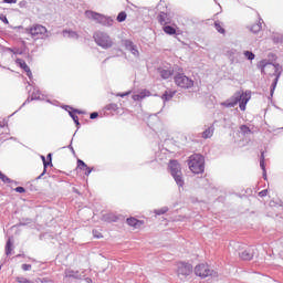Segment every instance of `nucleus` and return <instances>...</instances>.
Masks as SVG:
<instances>
[{
    "label": "nucleus",
    "instance_id": "nucleus-1",
    "mask_svg": "<svg viewBox=\"0 0 283 283\" xmlns=\"http://www.w3.org/2000/svg\"><path fill=\"white\" fill-rule=\"evenodd\" d=\"M251 101V92L245 93H235L234 96H232L227 102L221 103L223 107H235L237 104H239V107L241 112H245L247 109V103Z\"/></svg>",
    "mask_w": 283,
    "mask_h": 283
},
{
    "label": "nucleus",
    "instance_id": "nucleus-2",
    "mask_svg": "<svg viewBox=\"0 0 283 283\" xmlns=\"http://www.w3.org/2000/svg\"><path fill=\"white\" fill-rule=\"evenodd\" d=\"M188 167L192 174H202L205 171V157L200 154L191 155L188 159Z\"/></svg>",
    "mask_w": 283,
    "mask_h": 283
},
{
    "label": "nucleus",
    "instance_id": "nucleus-3",
    "mask_svg": "<svg viewBox=\"0 0 283 283\" xmlns=\"http://www.w3.org/2000/svg\"><path fill=\"white\" fill-rule=\"evenodd\" d=\"M277 65L273 63H266L262 67L263 74H273L275 76L274 82L272 83L271 94L273 95V92H275V87H277V81H280V73L277 72Z\"/></svg>",
    "mask_w": 283,
    "mask_h": 283
},
{
    "label": "nucleus",
    "instance_id": "nucleus-4",
    "mask_svg": "<svg viewBox=\"0 0 283 283\" xmlns=\"http://www.w3.org/2000/svg\"><path fill=\"white\" fill-rule=\"evenodd\" d=\"M94 40L99 48H103L104 50H107L114 45V42L112 41V38H109L106 33L103 32H96L94 34Z\"/></svg>",
    "mask_w": 283,
    "mask_h": 283
},
{
    "label": "nucleus",
    "instance_id": "nucleus-5",
    "mask_svg": "<svg viewBox=\"0 0 283 283\" xmlns=\"http://www.w3.org/2000/svg\"><path fill=\"white\" fill-rule=\"evenodd\" d=\"M175 84L181 90H190L193 86V80L189 78L184 73H178L174 77Z\"/></svg>",
    "mask_w": 283,
    "mask_h": 283
},
{
    "label": "nucleus",
    "instance_id": "nucleus-6",
    "mask_svg": "<svg viewBox=\"0 0 283 283\" xmlns=\"http://www.w3.org/2000/svg\"><path fill=\"white\" fill-rule=\"evenodd\" d=\"M27 32L32 36V39H43L45 38V34H48V28L41 24H33L27 29Z\"/></svg>",
    "mask_w": 283,
    "mask_h": 283
},
{
    "label": "nucleus",
    "instance_id": "nucleus-7",
    "mask_svg": "<svg viewBox=\"0 0 283 283\" xmlns=\"http://www.w3.org/2000/svg\"><path fill=\"white\" fill-rule=\"evenodd\" d=\"M193 268L189 263L178 262L177 263V275L181 280L191 275Z\"/></svg>",
    "mask_w": 283,
    "mask_h": 283
},
{
    "label": "nucleus",
    "instance_id": "nucleus-8",
    "mask_svg": "<svg viewBox=\"0 0 283 283\" xmlns=\"http://www.w3.org/2000/svg\"><path fill=\"white\" fill-rule=\"evenodd\" d=\"M213 271L207 263L198 264L195 268V274L198 275V277H202V279L209 277V275H211Z\"/></svg>",
    "mask_w": 283,
    "mask_h": 283
},
{
    "label": "nucleus",
    "instance_id": "nucleus-9",
    "mask_svg": "<svg viewBox=\"0 0 283 283\" xmlns=\"http://www.w3.org/2000/svg\"><path fill=\"white\" fill-rule=\"evenodd\" d=\"M168 168L171 176H176L182 172V167L180 166V163H178V160H170L168 164Z\"/></svg>",
    "mask_w": 283,
    "mask_h": 283
},
{
    "label": "nucleus",
    "instance_id": "nucleus-10",
    "mask_svg": "<svg viewBox=\"0 0 283 283\" xmlns=\"http://www.w3.org/2000/svg\"><path fill=\"white\" fill-rule=\"evenodd\" d=\"M85 14L87 19H93V21H97V23H102V21L105 19L104 14L96 13L94 11H86Z\"/></svg>",
    "mask_w": 283,
    "mask_h": 283
},
{
    "label": "nucleus",
    "instance_id": "nucleus-11",
    "mask_svg": "<svg viewBox=\"0 0 283 283\" xmlns=\"http://www.w3.org/2000/svg\"><path fill=\"white\" fill-rule=\"evenodd\" d=\"M126 223L128 224V227H132L133 229H140V227L145 224L144 221H140L134 217L126 219Z\"/></svg>",
    "mask_w": 283,
    "mask_h": 283
},
{
    "label": "nucleus",
    "instance_id": "nucleus-12",
    "mask_svg": "<svg viewBox=\"0 0 283 283\" xmlns=\"http://www.w3.org/2000/svg\"><path fill=\"white\" fill-rule=\"evenodd\" d=\"M17 65H19L22 70H24V72L27 73V76H29V78L32 77V71L30 70V66H28V63H25V61H23L22 59H17L15 60Z\"/></svg>",
    "mask_w": 283,
    "mask_h": 283
},
{
    "label": "nucleus",
    "instance_id": "nucleus-13",
    "mask_svg": "<svg viewBox=\"0 0 283 283\" xmlns=\"http://www.w3.org/2000/svg\"><path fill=\"white\" fill-rule=\"evenodd\" d=\"M76 169H80V171H84L85 176H90V174H92V168H90L87 166V164H85V161L77 159V167Z\"/></svg>",
    "mask_w": 283,
    "mask_h": 283
},
{
    "label": "nucleus",
    "instance_id": "nucleus-14",
    "mask_svg": "<svg viewBox=\"0 0 283 283\" xmlns=\"http://www.w3.org/2000/svg\"><path fill=\"white\" fill-rule=\"evenodd\" d=\"M158 73L161 76V78L167 80V78H171V76H174V69L169 67V69H158Z\"/></svg>",
    "mask_w": 283,
    "mask_h": 283
},
{
    "label": "nucleus",
    "instance_id": "nucleus-15",
    "mask_svg": "<svg viewBox=\"0 0 283 283\" xmlns=\"http://www.w3.org/2000/svg\"><path fill=\"white\" fill-rule=\"evenodd\" d=\"M157 19L160 25H164V27L169 25V23H171V18H169V15H167V13L165 12H160Z\"/></svg>",
    "mask_w": 283,
    "mask_h": 283
},
{
    "label": "nucleus",
    "instance_id": "nucleus-16",
    "mask_svg": "<svg viewBox=\"0 0 283 283\" xmlns=\"http://www.w3.org/2000/svg\"><path fill=\"white\" fill-rule=\"evenodd\" d=\"M172 178L175 182L178 185L179 188L182 189L185 187V178L182 177V172H179L177 175H172Z\"/></svg>",
    "mask_w": 283,
    "mask_h": 283
},
{
    "label": "nucleus",
    "instance_id": "nucleus-17",
    "mask_svg": "<svg viewBox=\"0 0 283 283\" xmlns=\"http://www.w3.org/2000/svg\"><path fill=\"white\" fill-rule=\"evenodd\" d=\"M174 96H176V91H171V90L165 91V93L161 95V101L167 103V101H171Z\"/></svg>",
    "mask_w": 283,
    "mask_h": 283
},
{
    "label": "nucleus",
    "instance_id": "nucleus-18",
    "mask_svg": "<svg viewBox=\"0 0 283 283\" xmlns=\"http://www.w3.org/2000/svg\"><path fill=\"white\" fill-rule=\"evenodd\" d=\"M125 46H126V50H129V52L134 54V56H138V50L136 49V46L132 41H126Z\"/></svg>",
    "mask_w": 283,
    "mask_h": 283
},
{
    "label": "nucleus",
    "instance_id": "nucleus-19",
    "mask_svg": "<svg viewBox=\"0 0 283 283\" xmlns=\"http://www.w3.org/2000/svg\"><path fill=\"white\" fill-rule=\"evenodd\" d=\"M239 258L245 261L253 260V253H251L249 250H243L239 253Z\"/></svg>",
    "mask_w": 283,
    "mask_h": 283
},
{
    "label": "nucleus",
    "instance_id": "nucleus-20",
    "mask_svg": "<svg viewBox=\"0 0 283 283\" xmlns=\"http://www.w3.org/2000/svg\"><path fill=\"white\" fill-rule=\"evenodd\" d=\"M213 132H214L213 126L208 127L206 130L202 132L201 138H205L206 140L207 138H211L213 136Z\"/></svg>",
    "mask_w": 283,
    "mask_h": 283
},
{
    "label": "nucleus",
    "instance_id": "nucleus-21",
    "mask_svg": "<svg viewBox=\"0 0 283 283\" xmlns=\"http://www.w3.org/2000/svg\"><path fill=\"white\" fill-rule=\"evenodd\" d=\"M105 109H106L107 112H114V113H116V112H118V109H120V106H118V104H116V103H111V104H108V105L105 106Z\"/></svg>",
    "mask_w": 283,
    "mask_h": 283
},
{
    "label": "nucleus",
    "instance_id": "nucleus-22",
    "mask_svg": "<svg viewBox=\"0 0 283 283\" xmlns=\"http://www.w3.org/2000/svg\"><path fill=\"white\" fill-rule=\"evenodd\" d=\"M163 30L165 32V34H169V35H174L176 34V28L171 27V25H165L163 27Z\"/></svg>",
    "mask_w": 283,
    "mask_h": 283
},
{
    "label": "nucleus",
    "instance_id": "nucleus-23",
    "mask_svg": "<svg viewBox=\"0 0 283 283\" xmlns=\"http://www.w3.org/2000/svg\"><path fill=\"white\" fill-rule=\"evenodd\" d=\"M104 220L105 222H117L118 221V217H116V214H106L104 216Z\"/></svg>",
    "mask_w": 283,
    "mask_h": 283
},
{
    "label": "nucleus",
    "instance_id": "nucleus-24",
    "mask_svg": "<svg viewBox=\"0 0 283 283\" xmlns=\"http://www.w3.org/2000/svg\"><path fill=\"white\" fill-rule=\"evenodd\" d=\"M262 30V23H254L251 27V32H253V34H258V32H260Z\"/></svg>",
    "mask_w": 283,
    "mask_h": 283
},
{
    "label": "nucleus",
    "instance_id": "nucleus-25",
    "mask_svg": "<svg viewBox=\"0 0 283 283\" xmlns=\"http://www.w3.org/2000/svg\"><path fill=\"white\" fill-rule=\"evenodd\" d=\"M127 19V13L125 11H122L117 15V21L118 23H123V21H126Z\"/></svg>",
    "mask_w": 283,
    "mask_h": 283
},
{
    "label": "nucleus",
    "instance_id": "nucleus-26",
    "mask_svg": "<svg viewBox=\"0 0 283 283\" xmlns=\"http://www.w3.org/2000/svg\"><path fill=\"white\" fill-rule=\"evenodd\" d=\"M12 253V241L9 239L6 244V255H10Z\"/></svg>",
    "mask_w": 283,
    "mask_h": 283
},
{
    "label": "nucleus",
    "instance_id": "nucleus-27",
    "mask_svg": "<svg viewBox=\"0 0 283 283\" xmlns=\"http://www.w3.org/2000/svg\"><path fill=\"white\" fill-rule=\"evenodd\" d=\"M240 132L243 134V136H247V134H251V128H249L247 125H241Z\"/></svg>",
    "mask_w": 283,
    "mask_h": 283
},
{
    "label": "nucleus",
    "instance_id": "nucleus-28",
    "mask_svg": "<svg viewBox=\"0 0 283 283\" xmlns=\"http://www.w3.org/2000/svg\"><path fill=\"white\" fill-rule=\"evenodd\" d=\"M214 28L220 32V34H224V28H222V24L220 23V21L214 22Z\"/></svg>",
    "mask_w": 283,
    "mask_h": 283
},
{
    "label": "nucleus",
    "instance_id": "nucleus-29",
    "mask_svg": "<svg viewBox=\"0 0 283 283\" xmlns=\"http://www.w3.org/2000/svg\"><path fill=\"white\" fill-rule=\"evenodd\" d=\"M243 54L248 61H253V59H255V54H253V52L244 51Z\"/></svg>",
    "mask_w": 283,
    "mask_h": 283
},
{
    "label": "nucleus",
    "instance_id": "nucleus-30",
    "mask_svg": "<svg viewBox=\"0 0 283 283\" xmlns=\"http://www.w3.org/2000/svg\"><path fill=\"white\" fill-rule=\"evenodd\" d=\"M139 96H142V99L147 98V96H151V92L144 90L139 93Z\"/></svg>",
    "mask_w": 283,
    "mask_h": 283
},
{
    "label": "nucleus",
    "instance_id": "nucleus-31",
    "mask_svg": "<svg viewBox=\"0 0 283 283\" xmlns=\"http://www.w3.org/2000/svg\"><path fill=\"white\" fill-rule=\"evenodd\" d=\"M66 275H69V277H75V279L81 277V275H78V272H74V271H69Z\"/></svg>",
    "mask_w": 283,
    "mask_h": 283
},
{
    "label": "nucleus",
    "instance_id": "nucleus-32",
    "mask_svg": "<svg viewBox=\"0 0 283 283\" xmlns=\"http://www.w3.org/2000/svg\"><path fill=\"white\" fill-rule=\"evenodd\" d=\"M93 235L97 240H101V238H103V233H101V231H98V230H93Z\"/></svg>",
    "mask_w": 283,
    "mask_h": 283
},
{
    "label": "nucleus",
    "instance_id": "nucleus-33",
    "mask_svg": "<svg viewBox=\"0 0 283 283\" xmlns=\"http://www.w3.org/2000/svg\"><path fill=\"white\" fill-rule=\"evenodd\" d=\"M15 282H18V283H30V281L28 279L23 277V276H18L15 279Z\"/></svg>",
    "mask_w": 283,
    "mask_h": 283
},
{
    "label": "nucleus",
    "instance_id": "nucleus-34",
    "mask_svg": "<svg viewBox=\"0 0 283 283\" xmlns=\"http://www.w3.org/2000/svg\"><path fill=\"white\" fill-rule=\"evenodd\" d=\"M0 180H2V182H10V178H8V176L3 175V172L0 171Z\"/></svg>",
    "mask_w": 283,
    "mask_h": 283
},
{
    "label": "nucleus",
    "instance_id": "nucleus-35",
    "mask_svg": "<svg viewBox=\"0 0 283 283\" xmlns=\"http://www.w3.org/2000/svg\"><path fill=\"white\" fill-rule=\"evenodd\" d=\"M14 191H17V193H25V188H23V187H17V188L14 189Z\"/></svg>",
    "mask_w": 283,
    "mask_h": 283
},
{
    "label": "nucleus",
    "instance_id": "nucleus-36",
    "mask_svg": "<svg viewBox=\"0 0 283 283\" xmlns=\"http://www.w3.org/2000/svg\"><path fill=\"white\" fill-rule=\"evenodd\" d=\"M268 193H269V190L265 189V190L260 191L259 196H260V198H264L268 196Z\"/></svg>",
    "mask_w": 283,
    "mask_h": 283
},
{
    "label": "nucleus",
    "instance_id": "nucleus-37",
    "mask_svg": "<svg viewBox=\"0 0 283 283\" xmlns=\"http://www.w3.org/2000/svg\"><path fill=\"white\" fill-rule=\"evenodd\" d=\"M130 94L132 92L118 93L117 96H119L120 98H125V96H129Z\"/></svg>",
    "mask_w": 283,
    "mask_h": 283
},
{
    "label": "nucleus",
    "instance_id": "nucleus-38",
    "mask_svg": "<svg viewBox=\"0 0 283 283\" xmlns=\"http://www.w3.org/2000/svg\"><path fill=\"white\" fill-rule=\"evenodd\" d=\"M0 20H2V22L6 23L7 25H8V23H10L8 21V18L6 15H3V14H0Z\"/></svg>",
    "mask_w": 283,
    "mask_h": 283
},
{
    "label": "nucleus",
    "instance_id": "nucleus-39",
    "mask_svg": "<svg viewBox=\"0 0 283 283\" xmlns=\"http://www.w3.org/2000/svg\"><path fill=\"white\" fill-rule=\"evenodd\" d=\"M133 101H143V97L140 94L133 95Z\"/></svg>",
    "mask_w": 283,
    "mask_h": 283
},
{
    "label": "nucleus",
    "instance_id": "nucleus-40",
    "mask_svg": "<svg viewBox=\"0 0 283 283\" xmlns=\"http://www.w3.org/2000/svg\"><path fill=\"white\" fill-rule=\"evenodd\" d=\"M22 269L24 271H30V269H32V265L31 264H22Z\"/></svg>",
    "mask_w": 283,
    "mask_h": 283
},
{
    "label": "nucleus",
    "instance_id": "nucleus-41",
    "mask_svg": "<svg viewBox=\"0 0 283 283\" xmlns=\"http://www.w3.org/2000/svg\"><path fill=\"white\" fill-rule=\"evenodd\" d=\"M90 118L94 120V118H98V113L94 112L90 115Z\"/></svg>",
    "mask_w": 283,
    "mask_h": 283
},
{
    "label": "nucleus",
    "instance_id": "nucleus-42",
    "mask_svg": "<svg viewBox=\"0 0 283 283\" xmlns=\"http://www.w3.org/2000/svg\"><path fill=\"white\" fill-rule=\"evenodd\" d=\"M42 160H43L44 171H45V169H48V165H50V163L45 161V157H42Z\"/></svg>",
    "mask_w": 283,
    "mask_h": 283
},
{
    "label": "nucleus",
    "instance_id": "nucleus-43",
    "mask_svg": "<svg viewBox=\"0 0 283 283\" xmlns=\"http://www.w3.org/2000/svg\"><path fill=\"white\" fill-rule=\"evenodd\" d=\"M163 213H167V210H156L157 216H163Z\"/></svg>",
    "mask_w": 283,
    "mask_h": 283
},
{
    "label": "nucleus",
    "instance_id": "nucleus-44",
    "mask_svg": "<svg viewBox=\"0 0 283 283\" xmlns=\"http://www.w3.org/2000/svg\"><path fill=\"white\" fill-rule=\"evenodd\" d=\"M72 118H73L74 123H76V125H78V116L73 115Z\"/></svg>",
    "mask_w": 283,
    "mask_h": 283
},
{
    "label": "nucleus",
    "instance_id": "nucleus-45",
    "mask_svg": "<svg viewBox=\"0 0 283 283\" xmlns=\"http://www.w3.org/2000/svg\"><path fill=\"white\" fill-rule=\"evenodd\" d=\"M3 3H17V0H3Z\"/></svg>",
    "mask_w": 283,
    "mask_h": 283
},
{
    "label": "nucleus",
    "instance_id": "nucleus-46",
    "mask_svg": "<svg viewBox=\"0 0 283 283\" xmlns=\"http://www.w3.org/2000/svg\"><path fill=\"white\" fill-rule=\"evenodd\" d=\"M260 165H261L262 169H264V160H261Z\"/></svg>",
    "mask_w": 283,
    "mask_h": 283
},
{
    "label": "nucleus",
    "instance_id": "nucleus-47",
    "mask_svg": "<svg viewBox=\"0 0 283 283\" xmlns=\"http://www.w3.org/2000/svg\"><path fill=\"white\" fill-rule=\"evenodd\" d=\"M86 282H87V283H92V279L87 277V279H86Z\"/></svg>",
    "mask_w": 283,
    "mask_h": 283
},
{
    "label": "nucleus",
    "instance_id": "nucleus-48",
    "mask_svg": "<svg viewBox=\"0 0 283 283\" xmlns=\"http://www.w3.org/2000/svg\"><path fill=\"white\" fill-rule=\"evenodd\" d=\"M48 157L50 158V160H52V155H49Z\"/></svg>",
    "mask_w": 283,
    "mask_h": 283
}]
</instances>
